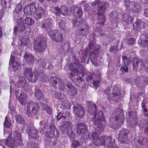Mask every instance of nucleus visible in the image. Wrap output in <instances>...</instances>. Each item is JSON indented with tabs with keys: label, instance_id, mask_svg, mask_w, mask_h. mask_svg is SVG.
<instances>
[{
	"label": "nucleus",
	"instance_id": "obj_1",
	"mask_svg": "<svg viewBox=\"0 0 148 148\" xmlns=\"http://www.w3.org/2000/svg\"><path fill=\"white\" fill-rule=\"evenodd\" d=\"M88 112L91 115L92 121L95 125L98 127L101 130H103V128L106 124L105 117L101 111L96 112L97 106L92 101H89L88 104Z\"/></svg>",
	"mask_w": 148,
	"mask_h": 148
},
{
	"label": "nucleus",
	"instance_id": "obj_2",
	"mask_svg": "<svg viewBox=\"0 0 148 148\" xmlns=\"http://www.w3.org/2000/svg\"><path fill=\"white\" fill-rule=\"evenodd\" d=\"M74 24L78 27L76 31V36L77 38H82L89 33L88 24L84 23L83 25H81L78 22H76Z\"/></svg>",
	"mask_w": 148,
	"mask_h": 148
},
{
	"label": "nucleus",
	"instance_id": "obj_3",
	"mask_svg": "<svg viewBox=\"0 0 148 148\" xmlns=\"http://www.w3.org/2000/svg\"><path fill=\"white\" fill-rule=\"evenodd\" d=\"M26 114L29 117H33L39 111L40 107L36 102L31 101L27 103Z\"/></svg>",
	"mask_w": 148,
	"mask_h": 148
},
{
	"label": "nucleus",
	"instance_id": "obj_4",
	"mask_svg": "<svg viewBox=\"0 0 148 148\" xmlns=\"http://www.w3.org/2000/svg\"><path fill=\"white\" fill-rule=\"evenodd\" d=\"M46 39L40 37H37L35 40L34 46V51L36 52L42 53L46 48Z\"/></svg>",
	"mask_w": 148,
	"mask_h": 148
},
{
	"label": "nucleus",
	"instance_id": "obj_5",
	"mask_svg": "<svg viewBox=\"0 0 148 148\" xmlns=\"http://www.w3.org/2000/svg\"><path fill=\"white\" fill-rule=\"evenodd\" d=\"M22 131L23 132H26L29 136V138H32L35 139H37L39 136L38 131L36 128L34 126H31L28 129L27 125L24 124L22 127Z\"/></svg>",
	"mask_w": 148,
	"mask_h": 148
},
{
	"label": "nucleus",
	"instance_id": "obj_6",
	"mask_svg": "<svg viewBox=\"0 0 148 148\" xmlns=\"http://www.w3.org/2000/svg\"><path fill=\"white\" fill-rule=\"evenodd\" d=\"M101 139L102 140L103 144L106 148H119L114 143L115 139L111 136H102Z\"/></svg>",
	"mask_w": 148,
	"mask_h": 148
},
{
	"label": "nucleus",
	"instance_id": "obj_7",
	"mask_svg": "<svg viewBox=\"0 0 148 148\" xmlns=\"http://www.w3.org/2000/svg\"><path fill=\"white\" fill-rule=\"evenodd\" d=\"M132 143L138 148H148V140L142 137L136 138L132 140Z\"/></svg>",
	"mask_w": 148,
	"mask_h": 148
},
{
	"label": "nucleus",
	"instance_id": "obj_8",
	"mask_svg": "<svg viewBox=\"0 0 148 148\" xmlns=\"http://www.w3.org/2000/svg\"><path fill=\"white\" fill-rule=\"evenodd\" d=\"M73 111L79 117H82L84 116L85 110L82 105L78 103L75 102H73Z\"/></svg>",
	"mask_w": 148,
	"mask_h": 148
},
{
	"label": "nucleus",
	"instance_id": "obj_9",
	"mask_svg": "<svg viewBox=\"0 0 148 148\" xmlns=\"http://www.w3.org/2000/svg\"><path fill=\"white\" fill-rule=\"evenodd\" d=\"M132 65L133 70L135 71H136L138 69H141L144 67L145 68L146 66L144 61L142 59L136 57L134 58Z\"/></svg>",
	"mask_w": 148,
	"mask_h": 148
},
{
	"label": "nucleus",
	"instance_id": "obj_10",
	"mask_svg": "<svg viewBox=\"0 0 148 148\" xmlns=\"http://www.w3.org/2000/svg\"><path fill=\"white\" fill-rule=\"evenodd\" d=\"M77 128V133L79 135H82L84 137V135H88V138H89V133L87 132V127L84 123H79L76 124Z\"/></svg>",
	"mask_w": 148,
	"mask_h": 148
},
{
	"label": "nucleus",
	"instance_id": "obj_11",
	"mask_svg": "<svg viewBox=\"0 0 148 148\" xmlns=\"http://www.w3.org/2000/svg\"><path fill=\"white\" fill-rule=\"evenodd\" d=\"M114 115L115 120L118 121L119 124L123 123L124 118L123 110L119 108L116 109L114 111Z\"/></svg>",
	"mask_w": 148,
	"mask_h": 148
},
{
	"label": "nucleus",
	"instance_id": "obj_12",
	"mask_svg": "<svg viewBox=\"0 0 148 148\" xmlns=\"http://www.w3.org/2000/svg\"><path fill=\"white\" fill-rule=\"evenodd\" d=\"M53 25V21L50 18L45 19L42 22L41 27L46 31L52 28Z\"/></svg>",
	"mask_w": 148,
	"mask_h": 148
},
{
	"label": "nucleus",
	"instance_id": "obj_13",
	"mask_svg": "<svg viewBox=\"0 0 148 148\" xmlns=\"http://www.w3.org/2000/svg\"><path fill=\"white\" fill-rule=\"evenodd\" d=\"M129 131L125 129L121 130L118 135V139L120 142L123 143H126Z\"/></svg>",
	"mask_w": 148,
	"mask_h": 148
},
{
	"label": "nucleus",
	"instance_id": "obj_14",
	"mask_svg": "<svg viewBox=\"0 0 148 148\" xmlns=\"http://www.w3.org/2000/svg\"><path fill=\"white\" fill-rule=\"evenodd\" d=\"M34 17L36 20L40 19L45 15V12L44 9L41 7L38 8L34 10Z\"/></svg>",
	"mask_w": 148,
	"mask_h": 148
},
{
	"label": "nucleus",
	"instance_id": "obj_15",
	"mask_svg": "<svg viewBox=\"0 0 148 148\" xmlns=\"http://www.w3.org/2000/svg\"><path fill=\"white\" fill-rule=\"evenodd\" d=\"M108 3L107 2H100L98 5L97 14L98 16H100L103 14L105 10L108 8Z\"/></svg>",
	"mask_w": 148,
	"mask_h": 148
},
{
	"label": "nucleus",
	"instance_id": "obj_16",
	"mask_svg": "<svg viewBox=\"0 0 148 148\" xmlns=\"http://www.w3.org/2000/svg\"><path fill=\"white\" fill-rule=\"evenodd\" d=\"M71 9L75 18H79L82 16L83 12L81 7L74 6L71 7Z\"/></svg>",
	"mask_w": 148,
	"mask_h": 148
},
{
	"label": "nucleus",
	"instance_id": "obj_17",
	"mask_svg": "<svg viewBox=\"0 0 148 148\" xmlns=\"http://www.w3.org/2000/svg\"><path fill=\"white\" fill-rule=\"evenodd\" d=\"M18 87L22 88L23 90L26 91L29 90L28 84L26 82V80L24 77H21L19 80L17 82L16 84Z\"/></svg>",
	"mask_w": 148,
	"mask_h": 148
},
{
	"label": "nucleus",
	"instance_id": "obj_18",
	"mask_svg": "<svg viewBox=\"0 0 148 148\" xmlns=\"http://www.w3.org/2000/svg\"><path fill=\"white\" fill-rule=\"evenodd\" d=\"M72 123L69 121H66L62 126L61 131L63 134L67 135L69 134L70 128L72 126Z\"/></svg>",
	"mask_w": 148,
	"mask_h": 148
},
{
	"label": "nucleus",
	"instance_id": "obj_19",
	"mask_svg": "<svg viewBox=\"0 0 148 148\" xmlns=\"http://www.w3.org/2000/svg\"><path fill=\"white\" fill-rule=\"evenodd\" d=\"M13 140L15 141L16 144H18V146L22 145L21 134L19 131L15 130L14 132Z\"/></svg>",
	"mask_w": 148,
	"mask_h": 148
},
{
	"label": "nucleus",
	"instance_id": "obj_20",
	"mask_svg": "<svg viewBox=\"0 0 148 148\" xmlns=\"http://www.w3.org/2000/svg\"><path fill=\"white\" fill-rule=\"evenodd\" d=\"M140 80L139 83H137L136 85L137 87L142 90L144 88L148 82V78L145 76H141L140 77Z\"/></svg>",
	"mask_w": 148,
	"mask_h": 148
},
{
	"label": "nucleus",
	"instance_id": "obj_21",
	"mask_svg": "<svg viewBox=\"0 0 148 148\" xmlns=\"http://www.w3.org/2000/svg\"><path fill=\"white\" fill-rule=\"evenodd\" d=\"M36 5L34 3L26 6L24 9V13L27 15H30L35 10Z\"/></svg>",
	"mask_w": 148,
	"mask_h": 148
},
{
	"label": "nucleus",
	"instance_id": "obj_22",
	"mask_svg": "<svg viewBox=\"0 0 148 148\" xmlns=\"http://www.w3.org/2000/svg\"><path fill=\"white\" fill-rule=\"evenodd\" d=\"M66 84L68 88L67 91L69 92L72 96H75L77 94L78 92L77 90L70 82H66Z\"/></svg>",
	"mask_w": 148,
	"mask_h": 148
},
{
	"label": "nucleus",
	"instance_id": "obj_23",
	"mask_svg": "<svg viewBox=\"0 0 148 148\" xmlns=\"http://www.w3.org/2000/svg\"><path fill=\"white\" fill-rule=\"evenodd\" d=\"M70 69L71 72L77 74V75L82 72L83 70V65L82 64H79L78 65L75 66L73 65V66L70 67Z\"/></svg>",
	"mask_w": 148,
	"mask_h": 148
},
{
	"label": "nucleus",
	"instance_id": "obj_24",
	"mask_svg": "<svg viewBox=\"0 0 148 148\" xmlns=\"http://www.w3.org/2000/svg\"><path fill=\"white\" fill-rule=\"evenodd\" d=\"M12 134L10 133L7 139L5 140V144L9 147L14 148L15 145L17 146L18 144H16L15 141L13 140V139H12Z\"/></svg>",
	"mask_w": 148,
	"mask_h": 148
},
{
	"label": "nucleus",
	"instance_id": "obj_25",
	"mask_svg": "<svg viewBox=\"0 0 148 148\" xmlns=\"http://www.w3.org/2000/svg\"><path fill=\"white\" fill-rule=\"evenodd\" d=\"M92 138L93 139L94 143L96 146H99L103 144L102 140L99 137L98 135L96 132H93L92 134Z\"/></svg>",
	"mask_w": 148,
	"mask_h": 148
},
{
	"label": "nucleus",
	"instance_id": "obj_26",
	"mask_svg": "<svg viewBox=\"0 0 148 148\" xmlns=\"http://www.w3.org/2000/svg\"><path fill=\"white\" fill-rule=\"evenodd\" d=\"M24 58L26 62L29 65L33 64L35 61V58L31 53H26L24 56Z\"/></svg>",
	"mask_w": 148,
	"mask_h": 148
},
{
	"label": "nucleus",
	"instance_id": "obj_27",
	"mask_svg": "<svg viewBox=\"0 0 148 148\" xmlns=\"http://www.w3.org/2000/svg\"><path fill=\"white\" fill-rule=\"evenodd\" d=\"M70 115L71 113L69 112L65 111L62 113L60 112L57 115V119L59 121L62 119L63 120H65L67 119H69L70 117Z\"/></svg>",
	"mask_w": 148,
	"mask_h": 148
},
{
	"label": "nucleus",
	"instance_id": "obj_28",
	"mask_svg": "<svg viewBox=\"0 0 148 148\" xmlns=\"http://www.w3.org/2000/svg\"><path fill=\"white\" fill-rule=\"evenodd\" d=\"M99 53L98 50H94L91 51L90 54V60L92 63L95 64L98 55Z\"/></svg>",
	"mask_w": 148,
	"mask_h": 148
},
{
	"label": "nucleus",
	"instance_id": "obj_29",
	"mask_svg": "<svg viewBox=\"0 0 148 148\" xmlns=\"http://www.w3.org/2000/svg\"><path fill=\"white\" fill-rule=\"evenodd\" d=\"M123 21L126 23L132 24L133 20V18L131 16L129 13H124L123 14L122 17Z\"/></svg>",
	"mask_w": 148,
	"mask_h": 148
},
{
	"label": "nucleus",
	"instance_id": "obj_30",
	"mask_svg": "<svg viewBox=\"0 0 148 148\" xmlns=\"http://www.w3.org/2000/svg\"><path fill=\"white\" fill-rule=\"evenodd\" d=\"M56 130L55 127L54 125L49 126V132L47 134V136L49 137L54 138L55 137V131Z\"/></svg>",
	"mask_w": 148,
	"mask_h": 148
},
{
	"label": "nucleus",
	"instance_id": "obj_31",
	"mask_svg": "<svg viewBox=\"0 0 148 148\" xmlns=\"http://www.w3.org/2000/svg\"><path fill=\"white\" fill-rule=\"evenodd\" d=\"M144 22L137 21L133 24V29L136 30H140L144 27Z\"/></svg>",
	"mask_w": 148,
	"mask_h": 148
},
{
	"label": "nucleus",
	"instance_id": "obj_32",
	"mask_svg": "<svg viewBox=\"0 0 148 148\" xmlns=\"http://www.w3.org/2000/svg\"><path fill=\"white\" fill-rule=\"evenodd\" d=\"M32 69V68L25 67L24 68V71L23 72V75L26 78H28L32 74H33Z\"/></svg>",
	"mask_w": 148,
	"mask_h": 148
},
{
	"label": "nucleus",
	"instance_id": "obj_33",
	"mask_svg": "<svg viewBox=\"0 0 148 148\" xmlns=\"http://www.w3.org/2000/svg\"><path fill=\"white\" fill-rule=\"evenodd\" d=\"M34 93L35 97L37 100L40 99L43 96L42 92L38 87L35 88Z\"/></svg>",
	"mask_w": 148,
	"mask_h": 148
},
{
	"label": "nucleus",
	"instance_id": "obj_34",
	"mask_svg": "<svg viewBox=\"0 0 148 148\" xmlns=\"http://www.w3.org/2000/svg\"><path fill=\"white\" fill-rule=\"evenodd\" d=\"M141 7L139 3L134 2V4L132 6L130 11L132 13L134 12H138L140 11Z\"/></svg>",
	"mask_w": 148,
	"mask_h": 148
},
{
	"label": "nucleus",
	"instance_id": "obj_35",
	"mask_svg": "<svg viewBox=\"0 0 148 148\" xmlns=\"http://www.w3.org/2000/svg\"><path fill=\"white\" fill-rule=\"evenodd\" d=\"M17 22L18 23L19 26L18 31L22 32L24 31L26 29V27L24 24L25 23H23L22 18H20L18 20Z\"/></svg>",
	"mask_w": 148,
	"mask_h": 148
},
{
	"label": "nucleus",
	"instance_id": "obj_36",
	"mask_svg": "<svg viewBox=\"0 0 148 148\" xmlns=\"http://www.w3.org/2000/svg\"><path fill=\"white\" fill-rule=\"evenodd\" d=\"M38 72L35 71L33 72V74H32L28 78L29 81L32 82H35L38 79Z\"/></svg>",
	"mask_w": 148,
	"mask_h": 148
},
{
	"label": "nucleus",
	"instance_id": "obj_37",
	"mask_svg": "<svg viewBox=\"0 0 148 148\" xmlns=\"http://www.w3.org/2000/svg\"><path fill=\"white\" fill-rule=\"evenodd\" d=\"M27 96L25 94H20L18 97L19 101L22 105H24L26 103Z\"/></svg>",
	"mask_w": 148,
	"mask_h": 148
},
{
	"label": "nucleus",
	"instance_id": "obj_38",
	"mask_svg": "<svg viewBox=\"0 0 148 148\" xmlns=\"http://www.w3.org/2000/svg\"><path fill=\"white\" fill-rule=\"evenodd\" d=\"M125 6L127 9H129L130 11L132 6L134 4V2L133 1L124 0L123 1Z\"/></svg>",
	"mask_w": 148,
	"mask_h": 148
},
{
	"label": "nucleus",
	"instance_id": "obj_39",
	"mask_svg": "<svg viewBox=\"0 0 148 148\" xmlns=\"http://www.w3.org/2000/svg\"><path fill=\"white\" fill-rule=\"evenodd\" d=\"M58 26L60 29L64 31H66L68 28L66 23L63 20L60 21L59 22Z\"/></svg>",
	"mask_w": 148,
	"mask_h": 148
},
{
	"label": "nucleus",
	"instance_id": "obj_40",
	"mask_svg": "<svg viewBox=\"0 0 148 148\" xmlns=\"http://www.w3.org/2000/svg\"><path fill=\"white\" fill-rule=\"evenodd\" d=\"M60 8L61 9V14L64 16H67L70 14L69 11L67 8L63 5H60Z\"/></svg>",
	"mask_w": 148,
	"mask_h": 148
},
{
	"label": "nucleus",
	"instance_id": "obj_41",
	"mask_svg": "<svg viewBox=\"0 0 148 148\" xmlns=\"http://www.w3.org/2000/svg\"><path fill=\"white\" fill-rule=\"evenodd\" d=\"M123 60V64L124 66H127L131 63L130 59L125 56L122 57Z\"/></svg>",
	"mask_w": 148,
	"mask_h": 148
},
{
	"label": "nucleus",
	"instance_id": "obj_42",
	"mask_svg": "<svg viewBox=\"0 0 148 148\" xmlns=\"http://www.w3.org/2000/svg\"><path fill=\"white\" fill-rule=\"evenodd\" d=\"M39 79L42 82H44L47 81V76L46 74L42 72H38Z\"/></svg>",
	"mask_w": 148,
	"mask_h": 148
},
{
	"label": "nucleus",
	"instance_id": "obj_43",
	"mask_svg": "<svg viewBox=\"0 0 148 148\" xmlns=\"http://www.w3.org/2000/svg\"><path fill=\"white\" fill-rule=\"evenodd\" d=\"M54 37L53 40L56 42H61L63 39L62 35L60 32L58 33V34H57V35Z\"/></svg>",
	"mask_w": 148,
	"mask_h": 148
},
{
	"label": "nucleus",
	"instance_id": "obj_44",
	"mask_svg": "<svg viewBox=\"0 0 148 148\" xmlns=\"http://www.w3.org/2000/svg\"><path fill=\"white\" fill-rule=\"evenodd\" d=\"M99 16L98 18V23L102 25H104L105 21H106V18L103 14L102 15Z\"/></svg>",
	"mask_w": 148,
	"mask_h": 148
},
{
	"label": "nucleus",
	"instance_id": "obj_45",
	"mask_svg": "<svg viewBox=\"0 0 148 148\" xmlns=\"http://www.w3.org/2000/svg\"><path fill=\"white\" fill-rule=\"evenodd\" d=\"M25 24H26L28 26L32 25L34 23V21L33 19L31 18L26 17L24 20Z\"/></svg>",
	"mask_w": 148,
	"mask_h": 148
},
{
	"label": "nucleus",
	"instance_id": "obj_46",
	"mask_svg": "<svg viewBox=\"0 0 148 148\" xmlns=\"http://www.w3.org/2000/svg\"><path fill=\"white\" fill-rule=\"evenodd\" d=\"M60 79L59 78L57 77H51V80L52 81L53 86L55 88L58 82L59 83Z\"/></svg>",
	"mask_w": 148,
	"mask_h": 148
},
{
	"label": "nucleus",
	"instance_id": "obj_47",
	"mask_svg": "<svg viewBox=\"0 0 148 148\" xmlns=\"http://www.w3.org/2000/svg\"><path fill=\"white\" fill-rule=\"evenodd\" d=\"M111 99L115 102H117L121 97L120 93L112 94Z\"/></svg>",
	"mask_w": 148,
	"mask_h": 148
},
{
	"label": "nucleus",
	"instance_id": "obj_48",
	"mask_svg": "<svg viewBox=\"0 0 148 148\" xmlns=\"http://www.w3.org/2000/svg\"><path fill=\"white\" fill-rule=\"evenodd\" d=\"M59 32L56 30H51L48 32V34L50 37L53 39Z\"/></svg>",
	"mask_w": 148,
	"mask_h": 148
},
{
	"label": "nucleus",
	"instance_id": "obj_49",
	"mask_svg": "<svg viewBox=\"0 0 148 148\" xmlns=\"http://www.w3.org/2000/svg\"><path fill=\"white\" fill-rule=\"evenodd\" d=\"M65 85L63 81L61 79L58 84V88L59 90H63L65 88Z\"/></svg>",
	"mask_w": 148,
	"mask_h": 148
},
{
	"label": "nucleus",
	"instance_id": "obj_50",
	"mask_svg": "<svg viewBox=\"0 0 148 148\" xmlns=\"http://www.w3.org/2000/svg\"><path fill=\"white\" fill-rule=\"evenodd\" d=\"M144 123H142L140 126L142 127H144V131L146 134L148 133V122L144 120Z\"/></svg>",
	"mask_w": 148,
	"mask_h": 148
},
{
	"label": "nucleus",
	"instance_id": "obj_51",
	"mask_svg": "<svg viewBox=\"0 0 148 148\" xmlns=\"http://www.w3.org/2000/svg\"><path fill=\"white\" fill-rule=\"evenodd\" d=\"M53 9L55 10L54 12L55 15L57 16H60L61 14V9L60 7L57 6L54 8Z\"/></svg>",
	"mask_w": 148,
	"mask_h": 148
},
{
	"label": "nucleus",
	"instance_id": "obj_52",
	"mask_svg": "<svg viewBox=\"0 0 148 148\" xmlns=\"http://www.w3.org/2000/svg\"><path fill=\"white\" fill-rule=\"evenodd\" d=\"M4 125L5 127L7 128H11L12 127L11 122L8 119L7 116L5 117Z\"/></svg>",
	"mask_w": 148,
	"mask_h": 148
},
{
	"label": "nucleus",
	"instance_id": "obj_53",
	"mask_svg": "<svg viewBox=\"0 0 148 148\" xmlns=\"http://www.w3.org/2000/svg\"><path fill=\"white\" fill-rule=\"evenodd\" d=\"M16 121L18 123L23 124L25 123L24 118L21 115H18L16 117Z\"/></svg>",
	"mask_w": 148,
	"mask_h": 148
},
{
	"label": "nucleus",
	"instance_id": "obj_54",
	"mask_svg": "<svg viewBox=\"0 0 148 148\" xmlns=\"http://www.w3.org/2000/svg\"><path fill=\"white\" fill-rule=\"evenodd\" d=\"M93 40L92 38V39H90V40L88 44L89 48L90 49L93 50L95 48V42L93 41Z\"/></svg>",
	"mask_w": 148,
	"mask_h": 148
},
{
	"label": "nucleus",
	"instance_id": "obj_55",
	"mask_svg": "<svg viewBox=\"0 0 148 148\" xmlns=\"http://www.w3.org/2000/svg\"><path fill=\"white\" fill-rule=\"evenodd\" d=\"M20 64L17 62H14L12 63V64H11V66H12L14 69V71H16L17 69H18Z\"/></svg>",
	"mask_w": 148,
	"mask_h": 148
},
{
	"label": "nucleus",
	"instance_id": "obj_56",
	"mask_svg": "<svg viewBox=\"0 0 148 148\" xmlns=\"http://www.w3.org/2000/svg\"><path fill=\"white\" fill-rule=\"evenodd\" d=\"M119 41H117V43L116 44V45L115 46H112L111 47L110 49V51L112 52L115 53L116 52L118 49V47L117 45H119Z\"/></svg>",
	"mask_w": 148,
	"mask_h": 148
},
{
	"label": "nucleus",
	"instance_id": "obj_57",
	"mask_svg": "<svg viewBox=\"0 0 148 148\" xmlns=\"http://www.w3.org/2000/svg\"><path fill=\"white\" fill-rule=\"evenodd\" d=\"M74 73V72L73 73L72 72L70 73L69 76V78L71 80L75 81L76 80V79L79 76L77 75V74H75Z\"/></svg>",
	"mask_w": 148,
	"mask_h": 148
},
{
	"label": "nucleus",
	"instance_id": "obj_58",
	"mask_svg": "<svg viewBox=\"0 0 148 148\" xmlns=\"http://www.w3.org/2000/svg\"><path fill=\"white\" fill-rule=\"evenodd\" d=\"M80 145L79 142L76 140H73L72 141L71 146L73 148H76Z\"/></svg>",
	"mask_w": 148,
	"mask_h": 148
},
{
	"label": "nucleus",
	"instance_id": "obj_59",
	"mask_svg": "<svg viewBox=\"0 0 148 148\" xmlns=\"http://www.w3.org/2000/svg\"><path fill=\"white\" fill-rule=\"evenodd\" d=\"M109 16L110 18V20L116 18L117 17V13L116 12H113L110 13L109 14Z\"/></svg>",
	"mask_w": 148,
	"mask_h": 148
},
{
	"label": "nucleus",
	"instance_id": "obj_60",
	"mask_svg": "<svg viewBox=\"0 0 148 148\" xmlns=\"http://www.w3.org/2000/svg\"><path fill=\"white\" fill-rule=\"evenodd\" d=\"M43 109L45 110L48 114H51L52 112L51 108L47 106L43 107Z\"/></svg>",
	"mask_w": 148,
	"mask_h": 148
},
{
	"label": "nucleus",
	"instance_id": "obj_61",
	"mask_svg": "<svg viewBox=\"0 0 148 148\" xmlns=\"http://www.w3.org/2000/svg\"><path fill=\"white\" fill-rule=\"evenodd\" d=\"M48 102L47 99L45 98H42L41 101L40 102V104L43 107L46 106V104Z\"/></svg>",
	"mask_w": 148,
	"mask_h": 148
},
{
	"label": "nucleus",
	"instance_id": "obj_62",
	"mask_svg": "<svg viewBox=\"0 0 148 148\" xmlns=\"http://www.w3.org/2000/svg\"><path fill=\"white\" fill-rule=\"evenodd\" d=\"M112 94L120 93V90L119 88L116 85H114L113 88Z\"/></svg>",
	"mask_w": 148,
	"mask_h": 148
},
{
	"label": "nucleus",
	"instance_id": "obj_63",
	"mask_svg": "<svg viewBox=\"0 0 148 148\" xmlns=\"http://www.w3.org/2000/svg\"><path fill=\"white\" fill-rule=\"evenodd\" d=\"M75 82H76L77 83H78L79 85H81V84H82L83 83H84L83 79L81 77H80L79 76L76 79Z\"/></svg>",
	"mask_w": 148,
	"mask_h": 148
},
{
	"label": "nucleus",
	"instance_id": "obj_64",
	"mask_svg": "<svg viewBox=\"0 0 148 148\" xmlns=\"http://www.w3.org/2000/svg\"><path fill=\"white\" fill-rule=\"evenodd\" d=\"M93 75L95 76L98 79H99L101 76V73L97 70L94 71Z\"/></svg>",
	"mask_w": 148,
	"mask_h": 148
}]
</instances>
